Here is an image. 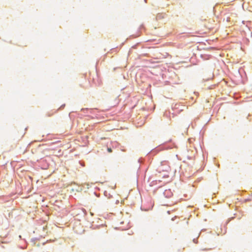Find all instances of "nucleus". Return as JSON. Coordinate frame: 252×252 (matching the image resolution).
Returning <instances> with one entry per match:
<instances>
[{"instance_id":"nucleus-11","label":"nucleus","mask_w":252,"mask_h":252,"mask_svg":"<svg viewBox=\"0 0 252 252\" xmlns=\"http://www.w3.org/2000/svg\"><path fill=\"white\" fill-rule=\"evenodd\" d=\"M193 241L194 243L197 244V240L195 239H193Z\"/></svg>"},{"instance_id":"nucleus-16","label":"nucleus","mask_w":252,"mask_h":252,"mask_svg":"<svg viewBox=\"0 0 252 252\" xmlns=\"http://www.w3.org/2000/svg\"><path fill=\"white\" fill-rule=\"evenodd\" d=\"M147 54H145V55H144V56H146V57H147Z\"/></svg>"},{"instance_id":"nucleus-12","label":"nucleus","mask_w":252,"mask_h":252,"mask_svg":"<svg viewBox=\"0 0 252 252\" xmlns=\"http://www.w3.org/2000/svg\"><path fill=\"white\" fill-rule=\"evenodd\" d=\"M137 45H134L132 46V48L136 49L137 48Z\"/></svg>"},{"instance_id":"nucleus-10","label":"nucleus","mask_w":252,"mask_h":252,"mask_svg":"<svg viewBox=\"0 0 252 252\" xmlns=\"http://www.w3.org/2000/svg\"><path fill=\"white\" fill-rule=\"evenodd\" d=\"M211 250V249H202L201 250L202 251H209V250Z\"/></svg>"},{"instance_id":"nucleus-17","label":"nucleus","mask_w":252,"mask_h":252,"mask_svg":"<svg viewBox=\"0 0 252 252\" xmlns=\"http://www.w3.org/2000/svg\"><path fill=\"white\" fill-rule=\"evenodd\" d=\"M145 0V1L146 2V0Z\"/></svg>"},{"instance_id":"nucleus-9","label":"nucleus","mask_w":252,"mask_h":252,"mask_svg":"<svg viewBox=\"0 0 252 252\" xmlns=\"http://www.w3.org/2000/svg\"><path fill=\"white\" fill-rule=\"evenodd\" d=\"M84 186H86V188H87L88 189H89V188H90V185H89V184H88V183H85V184H84Z\"/></svg>"},{"instance_id":"nucleus-14","label":"nucleus","mask_w":252,"mask_h":252,"mask_svg":"<svg viewBox=\"0 0 252 252\" xmlns=\"http://www.w3.org/2000/svg\"><path fill=\"white\" fill-rule=\"evenodd\" d=\"M117 50V48H113V49H112V50H114H114L115 51V50Z\"/></svg>"},{"instance_id":"nucleus-13","label":"nucleus","mask_w":252,"mask_h":252,"mask_svg":"<svg viewBox=\"0 0 252 252\" xmlns=\"http://www.w3.org/2000/svg\"><path fill=\"white\" fill-rule=\"evenodd\" d=\"M144 28V26L143 25H141L140 27V29L141 30L142 29Z\"/></svg>"},{"instance_id":"nucleus-2","label":"nucleus","mask_w":252,"mask_h":252,"mask_svg":"<svg viewBox=\"0 0 252 252\" xmlns=\"http://www.w3.org/2000/svg\"><path fill=\"white\" fill-rule=\"evenodd\" d=\"M163 193L164 196L167 198L171 197L173 195V192L171 189H165Z\"/></svg>"},{"instance_id":"nucleus-15","label":"nucleus","mask_w":252,"mask_h":252,"mask_svg":"<svg viewBox=\"0 0 252 252\" xmlns=\"http://www.w3.org/2000/svg\"><path fill=\"white\" fill-rule=\"evenodd\" d=\"M205 229H202L200 232H202V231H205Z\"/></svg>"},{"instance_id":"nucleus-1","label":"nucleus","mask_w":252,"mask_h":252,"mask_svg":"<svg viewBox=\"0 0 252 252\" xmlns=\"http://www.w3.org/2000/svg\"><path fill=\"white\" fill-rule=\"evenodd\" d=\"M175 147L174 144L172 142V140L165 142L164 143L160 144L155 149L151 150L148 154L149 156H154L158 154L159 151L163 150H168L173 148Z\"/></svg>"},{"instance_id":"nucleus-5","label":"nucleus","mask_w":252,"mask_h":252,"mask_svg":"<svg viewBox=\"0 0 252 252\" xmlns=\"http://www.w3.org/2000/svg\"><path fill=\"white\" fill-rule=\"evenodd\" d=\"M163 18H164V17H163L162 14L158 13L157 15V19H162Z\"/></svg>"},{"instance_id":"nucleus-4","label":"nucleus","mask_w":252,"mask_h":252,"mask_svg":"<svg viewBox=\"0 0 252 252\" xmlns=\"http://www.w3.org/2000/svg\"><path fill=\"white\" fill-rule=\"evenodd\" d=\"M75 189L77 192H80L83 190L82 187L76 185L75 187L73 189V190Z\"/></svg>"},{"instance_id":"nucleus-7","label":"nucleus","mask_w":252,"mask_h":252,"mask_svg":"<svg viewBox=\"0 0 252 252\" xmlns=\"http://www.w3.org/2000/svg\"><path fill=\"white\" fill-rule=\"evenodd\" d=\"M65 106V104H62V105L60 106V107L59 108V110H63V109L64 108Z\"/></svg>"},{"instance_id":"nucleus-3","label":"nucleus","mask_w":252,"mask_h":252,"mask_svg":"<svg viewBox=\"0 0 252 252\" xmlns=\"http://www.w3.org/2000/svg\"><path fill=\"white\" fill-rule=\"evenodd\" d=\"M95 110H97V109L94 108L90 109L89 108H82L81 109V111L84 113H87L88 112V111H90V113L91 114H94V111Z\"/></svg>"},{"instance_id":"nucleus-6","label":"nucleus","mask_w":252,"mask_h":252,"mask_svg":"<svg viewBox=\"0 0 252 252\" xmlns=\"http://www.w3.org/2000/svg\"><path fill=\"white\" fill-rule=\"evenodd\" d=\"M79 163L80 165L83 167H84L85 166V161L83 160H80L79 161Z\"/></svg>"},{"instance_id":"nucleus-8","label":"nucleus","mask_w":252,"mask_h":252,"mask_svg":"<svg viewBox=\"0 0 252 252\" xmlns=\"http://www.w3.org/2000/svg\"><path fill=\"white\" fill-rule=\"evenodd\" d=\"M107 151L109 153H112V149L111 148H107Z\"/></svg>"}]
</instances>
